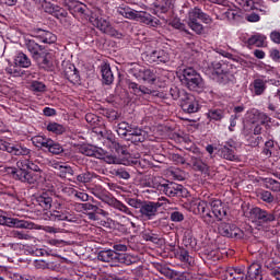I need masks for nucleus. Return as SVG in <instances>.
I'll use <instances>...</instances> for the list:
<instances>
[{
	"label": "nucleus",
	"instance_id": "f257e3e1",
	"mask_svg": "<svg viewBox=\"0 0 280 280\" xmlns=\"http://www.w3.org/2000/svg\"><path fill=\"white\" fill-rule=\"evenodd\" d=\"M243 215L256 226L270 229L275 222H279L280 220V207H276L273 210L261 209L257 206L246 209L243 208Z\"/></svg>",
	"mask_w": 280,
	"mask_h": 280
},
{
	"label": "nucleus",
	"instance_id": "f03ea898",
	"mask_svg": "<svg viewBox=\"0 0 280 280\" xmlns=\"http://www.w3.org/2000/svg\"><path fill=\"white\" fill-rule=\"evenodd\" d=\"M232 69L233 68L229 61L215 59L208 63L206 73L217 82L219 86H231V84H235V82H237Z\"/></svg>",
	"mask_w": 280,
	"mask_h": 280
},
{
	"label": "nucleus",
	"instance_id": "7ed1b4c3",
	"mask_svg": "<svg viewBox=\"0 0 280 280\" xmlns=\"http://www.w3.org/2000/svg\"><path fill=\"white\" fill-rule=\"evenodd\" d=\"M24 45L38 69L43 71H54L51 52H49L45 46L39 45L34 39H25Z\"/></svg>",
	"mask_w": 280,
	"mask_h": 280
},
{
	"label": "nucleus",
	"instance_id": "20e7f679",
	"mask_svg": "<svg viewBox=\"0 0 280 280\" xmlns=\"http://www.w3.org/2000/svg\"><path fill=\"white\" fill-rule=\"evenodd\" d=\"M98 261L110 264L112 266H132L139 264V257L132 256L128 253H117L113 249H103L97 254Z\"/></svg>",
	"mask_w": 280,
	"mask_h": 280
},
{
	"label": "nucleus",
	"instance_id": "39448f33",
	"mask_svg": "<svg viewBox=\"0 0 280 280\" xmlns=\"http://www.w3.org/2000/svg\"><path fill=\"white\" fill-rule=\"evenodd\" d=\"M179 80L188 91H192L194 93H205L207 91V85L205 84V79L196 71V69L188 67L182 71L179 75Z\"/></svg>",
	"mask_w": 280,
	"mask_h": 280
},
{
	"label": "nucleus",
	"instance_id": "423d86ee",
	"mask_svg": "<svg viewBox=\"0 0 280 280\" xmlns=\"http://www.w3.org/2000/svg\"><path fill=\"white\" fill-rule=\"evenodd\" d=\"M198 21H201V23ZM202 23H205V25H211V23H213V18H211L209 13L202 11L199 7L190 9L188 11L187 25L195 32V34H197V36H202V34H205V25H202Z\"/></svg>",
	"mask_w": 280,
	"mask_h": 280
},
{
	"label": "nucleus",
	"instance_id": "0eeeda50",
	"mask_svg": "<svg viewBox=\"0 0 280 280\" xmlns=\"http://www.w3.org/2000/svg\"><path fill=\"white\" fill-rule=\"evenodd\" d=\"M4 172L10 175L13 180H20V183H27V185H36L38 175H32L30 171H26L23 162L20 160L16 162V167L5 166Z\"/></svg>",
	"mask_w": 280,
	"mask_h": 280
},
{
	"label": "nucleus",
	"instance_id": "6e6552de",
	"mask_svg": "<svg viewBox=\"0 0 280 280\" xmlns=\"http://www.w3.org/2000/svg\"><path fill=\"white\" fill-rule=\"evenodd\" d=\"M156 188L158 191L165 194V196H168V198H187V196H189V191L187 188H185V186L163 178Z\"/></svg>",
	"mask_w": 280,
	"mask_h": 280
},
{
	"label": "nucleus",
	"instance_id": "1a4fd4ad",
	"mask_svg": "<svg viewBox=\"0 0 280 280\" xmlns=\"http://www.w3.org/2000/svg\"><path fill=\"white\" fill-rule=\"evenodd\" d=\"M80 152L81 154H84V156H94V159L105 161V163H108L109 165L117 163L116 154L109 153L100 147L92 144L83 145L81 147Z\"/></svg>",
	"mask_w": 280,
	"mask_h": 280
},
{
	"label": "nucleus",
	"instance_id": "9d476101",
	"mask_svg": "<svg viewBox=\"0 0 280 280\" xmlns=\"http://www.w3.org/2000/svg\"><path fill=\"white\" fill-rule=\"evenodd\" d=\"M184 246H179L176 248V246L172 245V252L174 253L175 259H178L183 264H189L191 266V262L194 261V258L189 255V248H194L196 246V238L189 236H185L183 240Z\"/></svg>",
	"mask_w": 280,
	"mask_h": 280
},
{
	"label": "nucleus",
	"instance_id": "9b49d317",
	"mask_svg": "<svg viewBox=\"0 0 280 280\" xmlns=\"http://www.w3.org/2000/svg\"><path fill=\"white\" fill-rule=\"evenodd\" d=\"M129 73L136 80H142L145 84H156L158 75L154 69L136 63L129 69Z\"/></svg>",
	"mask_w": 280,
	"mask_h": 280
},
{
	"label": "nucleus",
	"instance_id": "f8f14e48",
	"mask_svg": "<svg viewBox=\"0 0 280 280\" xmlns=\"http://www.w3.org/2000/svg\"><path fill=\"white\" fill-rule=\"evenodd\" d=\"M51 222H73L78 223V217L67 208L66 203H58L55 210L47 213Z\"/></svg>",
	"mask_w": 280,
	"mask_h": 280
},
{
	"label": "nucleus",
	"instance_id": "ddd939ff",
	"mask_svg": "<svg viewBox=\"0 0 280 280\" xmlns=\"http://www.w3.org/2000/svg\"><path fill=\"white\" fill-rule=\"evenodd\" d=\"M219 235L229 240H244L246 234L235 223L221 221L218 225Z\"/></svg>",
	"mask_w": 280,
	"mask_h": 280
},
{
	"label": "nucleus",
	"instance_id": "4468645a",
	"mask_svg": "<svg viewBox=\"0 0 280 280\" xmlns=\"http://www.w3.org/2000/svg\"><path fill=\"white\" fill-rule=\"evenodd\" d=\"M94 196L98 198V200H102V202H105L109 207H113L117 211H120L121 213H126V215H132V211H130V208L126 206L124 202L117 200V198L113 197L110 192L108 191H102V192H94Z\"/></svg>",
	"mask_w": 280,
	"mask_h": 280
},
{
	"label": "nucleus",
	"instance_id": "2eb2a0df",
	"mask_svg": "<svg viewBox=\"0 0 280 280\" xmlns=\"http://www.w3.org/2000/svg\"><path fill=\"white\" fill-rule=\"evenodd\" d=\"M237 142L230 138L228 141L219 144L218 153L221 159L225 161H240V156L237 155Z\"/></svg>",
	"mask_w": 280,
	"mask_h": 280
},
{
	"label": "nucleus",
	"instance_id": "dca6fc26",
	"mask_svg": "<svg viewBox=\"0 0 280 280\" xmlns=\"http://www.w3.org/2000/svg\"><path fill=\"white\" fill-rule=\"evenodd\" d=\"M180 108L187 115H192L194 113H198V110H200V103L194 94L183 92V98H180Z\"/></svg>",
	"mask_w": 280,
	"mask_h": 280
},
{
	"label": "nucleus",
	"instance_id": "f3484780",
	"mask_svg": "<svg viewBox=\"0 0 280 280\" xmlns=\"http://www.w3.org/2000/svg\"><path fill=\"white\" fill-rule=\"evenodd\" d=\"M143 58L149 65H167L170 62V52L163 49L145 51Z\"/></svg>",
	"mask_w": 280,
	"mask_h": 280
},
{
	"label": "nucleus",
	"instance_id": "a211bd4d",
	"mask_svg": "<svg viewBox=\"0 0 280 280\" xmlns=\"http://www.w3.org/2000/svg\"><path fill=\"white\" fill-rule=\"evenodd\" d=\"M212 14H214L217 21H224L228 19L231 23L240 21L242 15L237 9H225L220 7L212 8Z\"/></svg>",
	"mask_w": 280,
	"mask_h": 280
},
{
	"label": "nucleus",
	"instance_id": "6ab92c4d",
	"mask_svg": "<svg viewBox=\"0 0 280 280\" xmlns=\"http://www.w3.org/2000/svg\"><path fill=\"white\" fill-rule=\"evenodd\" d=\"M0 224L2 226H9L11 229H33L34 223L7 217L3 211L0 210Z\"/></svg>",
	"mask_w": 280,
	"mask_h": 280
},
{
	"label": "nucleus",
	"instance_id": "aec40b11",
	"mask_svg": "<svg viewBox=\"0 0 280 280\" xmlns=\"http://www.w3.org/2000/svg\"><path fill=\"white\" fill-rule=\"evenodd\" d=\"M61 1L63 8L72 14V16H86V11L89 8L86 4L80 2L79 0H59Z\"/></svg>",
	"mask_w": 280,
	"mask_h": 280
},
{
	"label": "nucleus",
	"instance_id": "412c9836",
	"mask_svg": "<svg viewBox=\"0 0 280 280\" xmlns=\"http://www.w3.org/2000/svg\"><path fill=\"white\" fill-rule=\"evenodd\" d=\"M159 209H161V202L143 201L139 213L143 220H154L159 215Z\"/></svg>",
	"mask_w": 280,
	"mask_h": 280
},
{
	"label": "nucleus",
	"instance_id": "4be33fe9",
	"mask_svg": "<svg viewBox=\"0 0 280 280\" xmlns=\"http://www.w3.org/2000/svg\"><path fill=\"white\" fill-rule=\"evenodd\" d=\"M81 209L84 211L85 215H88L89 220H93L94 222L100 220V215H103V218L108 215V212L91 202L81 203Z\"/></svg>",
	"mask_w": 280,
	"mask_h": 280
},
{
	"label": "nucleus",
	"instance_id": "5701e85b",
	"mask_svg": "<svg viewBox=\"0 0 280 280\" xmlns=\"http://www.w3.org/2000/svg\"><path fill=\"white\" fill-rule=\"evenodd\" d=\"M0 150L3 152H9V154H13L14 156H27V154L31 152L30 149L21 145L20 143H11L8 141L0 143Z\"/></svg>",
	"mask_w": 280,
	"mask_h": 280
},
{
	"label": "nucleus",
	"instance_id": "b1692460",
	"mask_svg": "<svg viewBox=\"0 0 280 280\" xmlns=\"http://www.w3.org/2000/svg\"><path fill=\"white\" fill-rule=\"evenodd\" d=\"M125 139L126 141H130L137 145V143H143L145 139H148V131L139 128L138 126H132Z\"/></svg>",
	"mask_w": 280,
	"mask_h": 280
},
{
	"label": "nucleus",
	"instance_id": "393cba45",
	"mask_svg": "<svg viewBox=\"0 0 280 280\" xmlns=\"http://www.w3.org/2000/svg\"><path fill=\"white\" fill-rule=\"evenodd\" d=\"M103 145L110 150L112 154H118V156H128V151L126 150V147L120 145L117 140L113 137H107L104 139Z\"/></svg>",
	"mask_w": 280,
	"mask_h": 280
},
{
	"label": "nucleus",
	"instance_id": "a878e982",
	"mask_svg": "<svg viewBox=\"0 0 280 280\" xmlns=\"http://www.w3.org/2000/svg\"><path fill=\"white\" fill-rule=\"evenodd\" d=\"M44 10L47 14H51V16L58 20L69 16L67 9L51 2H45Z\"/></svg>",
	"mask_w": 280,
	"mask_h": 280
},
{
	"label": "nucleus",
	"instance_id": "bb28decb",
	"mask_svg": "<svg viewBox=\"0 0 280 280\" xmlns=\"http://www.w3.org/2000/svg\"><path fill=\"white\" fill-rule=\"evenodd\" d=\"M126 84L130 93H132V95H136L137 97H143V95H152V91L148 86L140 85L139 83L133 82L130 79L126 81Z\"/></svg>",
	"mask_w": 280,
	"mask_h": 280
},
{
	"label": "nucleus",
	"instance_id": "cd10ccee",
	"mask_svg": "<svg viewBox=\"0 0 280 280\" xmlns=\"http://www.w3.org/2000/svg\"><path fill=\"white\" fill-rule=\"evenodd\" d=\"M210 209L212 210V214L214 215L215 220H218V222H222L224 217L228 215V210L220 199L212 200L210 202Z\"/></svg>",
	"mask_w": 280,
	"mask_h": 280
},
{
	"label": "nucleus",
	"instance_id": "c85d7f7f",
	"mask_svg": "<svg viewBox=\"0 0 280 280\" xmlns=\"http://www.w3.org/2000/svg\"><path fill=\"white\" fill-rule=\"evenodd\" d=\"M35 202L38 207L43 208L44 211H49L51 205H54V195L51 191H43L35 198Z\"/></svg>",
	"mask_w": 280,
	"mask_h": 280
},
{
	"label": "nucleus",
	"instance_id": "c756f323",
	"mask_svg": "<svg viewBox=\"0 0 280 280\" xmlns=\"http://www.w3.org/2000/svg\"><path fill=\"white\" fill-rule=\"evenodd\" d=\"M63 75L71 84H80V71H78L75 65L67 63L63 69Z\"/></svg>",
	"mask_w": 280,
	"mask_h": 280
},
{
	"label": "nucleus",
	"instance_id": "7c9ffc66",
	"mask_svg": "<svg viewBox=\"0 0 280 280\" xmlns=\"http://www.w3.org/2000/svg\"><path fill=\"white\" fill-rule=\"evenodd\" d=\"M224 280H248V276L240 267H229L224 272Z\"/></svg>",
	"mask_w": 280,
	"mask_h": 280
},
{
	"label": "nucleus",
	"instance_id": "2f4dec72",
	"mask_svg": "<svg viewBox=\"0 0 280 280\" xmlns=\"http://www.w3.org/2000/svg\"><path fill=\"white\" fill-rule=\"evenodd\" d=\"M136 21L143 23V25H149V27H156V25L160 23L159 19L152 16V14L145 11H138Z\"/></svg>",
	"mask_w": 280,
	"mask_h": 280
},
{
	"label": "nucleus",
	"instance_id": "473e14b6",
	"mask_svg": "<svg viewBox=\"0 0 280 280\" xmlns=\"http://www.w3.org/2000/svg\"><path fill=\"white\" fill-rule=\"evenodd\" d=\"M36 38H38L40 43H45L46 45H54V43L58 40V37L54 33L42 28H37Z\"/></svg>",
	"mask_w": 280,
	"mask_h": 280
},
{
	"label": "nucleus",
	"instance_id": "72a5a7b5",
	"mask_svg": "<svg viewBox=\"0 0 280 280\" xmlns=\"http://www.w3.org/2000/svg\"><path fill=\"white\" fill-rule=\"evenodd\" d=\"M21 161L26 172H28V174H32V176H38L36 179V183H38V180L43 178V170H40V166H38V164L33 163L30 160H21Z\"/></svg>",
	"mask_w": 280,
	"mask_h": 280
},
{
	"label": "nucleus",
	"instance_id": "f704fd0d",
	"mask_svg": "<svg viewBox=\"0 0 280 280\" xmlns=\"http://www.w3.org/2000/svg\"><path fill=\"white\" fill-rule=\"evenodd\" d=\"M266 84H268V81L259 78L255 79L249 85L252 93L257 96L264 95L266 89H268Z\"/></svg>",
	"mask_w": 280,
	"mask_h": 280
},
{
	"label": "nucleus",
	"instance_id": "c9c22d12",
	"mask_svg": "<svg viewBox=\"0 0 280 280\" xmlns=\"http://www.w3.org/2000/svg\"><path fill=\"white\" fill-rule=\"evenodd\" d=\"M188 165H190L195 172H201V174H208L209 172V165L200 158L191 156Z\"/></svg>",
	"mask_w": 280,
	"mask_h": 280
},
{
	"label": "nucleus",
	"instance_id": "e433bc0d",
	"mask_svg": "<svg viewBox=\"0 0 280 280\" xmlns=\"http://www.w3.org/2000/svg\"><path fill=\"white\" fill-rule=\"evenodd\" d=\"M266 35L261 33H256L252 35L245 44H247V47H265L266 46Z\"/></svg>",
	"mask_w": 280,
	"mask_h": 280
},
{
	"label": "nucleus",
	"instance_id": "4c0bfd02",
	"mask_svg": "<svg viewBox=\"0 0 280 280\" xmlns=\"http://www.w3.org/2000/svg\"><path fill=\"white\" fill-rule=\"evenodd\" d=\"M247 280H264L261 265L254 262L247 268Z\"/></svg>",
	"mask_w": 280,
	"mask_h": 280
},
{
	"label": "nucleus",
	"instance_id": "58836bf2",
	"mask_svg": "<svg viewBox=\"0 0 280 280\" xmlns=\"http://www.w3.org/2000/svg\"><path fill=\"white\" fill-rule=\"evenodd\" d=\"M14 62L16 67H21L22 69H30L32 67V59L23 51L16 54Z\"/></svg>",
	"mask_w": 280,
	"mask_h": 280
},
{
	"label": "nucleus",
	"instance_id": "ea45409f",
	"mask_svg": "<svg viewBox=\"0 0 280 280\" xmlns=\"http://www.w3.org/2000/svg\"><path fill=\"white\" fill-rule=\"evenodd\" d=\"M31 141L35 148H39L40 150H48L49 143H51V138H47L45 136H34Z\"/></svg>",
	"mask_w": 280,
	"mask_h": 280
},
{
	"label": "nucleus",
	"instance_id": "a19ab883",
	"mask_svg": "<svg viewBox=\"0 0 280 280\" xmlns=\"http://www.w3.org/2000/svg\"><path fill=\"white\" fill-rule=\"evenodd\" d=\"M101 72L104 84H113V82L115 81V77L113 75V70H110V65L104 63L101 67Z\"/></svg>",
	"mask_w": 280,
	"mask_h": 280
},
{
	"label": "nucleus",
	"instance_id": "79ce46f5",
	"mask_svg": "<svg viewBox=\"0 0 280 280\" xmlns=\"http://www.w3.org/2000/svg\"><path fill=\"white\" fill-rule=\"evenodd\" d=\"M171 25L174 27V30H179V32H183V36L185 38H188V40H194V34L187 30L185 23L179 22V20H175L171 23Z\"/></svg>",
	"mask_w": 280,
	"mask_h": 280
},
{
	"label": "nucleus",
	"instance_id": "37998d69",
	"mask_svg": "<svg viewBox=\"0 0 280 280\" xmlns=\"http://www.w3.org/2000/svg\"><path fill=\"white\" fill-rule=\"evenodd\" d=\"M225 112L222 108H210L207 113L209 121H222L224 118Z\"/></svg>",
	"mask_w": 280,
	"mask_h": 280
},
{
	"label": "nucleus",
	"instance_id": "c03bdc74",
	"mask_svg": "<svg viewBox=\"0 0 280 280\" xmlns=\"http://www.w3.org/2000/svg\"><path fill=\"white\" fill-rule=\"evenodd\" d=\"M46 130H48V132H52V135H65V132H67V127L51 121L46 125Z\"/></svg>",
	"mask_w": 280,
	"mask_h": 280
},
{
	"label": "nucleus",
	"instance_id": "a18cd8bd",
	"mask_svg": "<svg viewBox=\"0 0 280 280\" xmlns=\"http://www.w3.org/2000/svg\"><path fill=\"white\" fill-rule=\"evenodd\" d=\"M91 20H92L93 26L97 27V30H100V32H103V34L105 33L106 28L110 25V23L104 18L91 16Z\"/></svg>",
	"mask_w": 280,
	"mask_h": 280
},
{
	"label": "nucleus",
	"instance_id": "49530a36",
	"mask_svg": "<svg viewBox=\"0 0 280 280\" xmlns=\"http://www.w3.org/2000/svg\"><path fill=\"white\" fill-rule=\"evenodd\" d=\"M133 125L128 124L127 121H121L117 125V135L119 137H125V139L128 137L130 133V130L132 129Z\"/></svg>",
	"mask_w": 280,
	"mask_h": 280
},
{
	"label": "nucleus",
	"instance_id": "de8ad7c7",
	"mask_svg": "<svg viewBox=\"0 0 280 280\" xmlns=\"http://www.w3.org/2000/svg\"><path fill=\"white\" fill-rule=\"evenodd\" d=\"M55 170H59L60 178H67V176H73L75 174L71 166L55 164Z\"/></svg>",
	"mask_w": 280,
	"mask_h": 280
},
{
	"label": "nucleus",
	"instance_id": "09e8293b",
	"mask_svg": "<svg viewBox=\"0 0 280 280\" xmlns=\"http://www.w3.org/2000/svg\"><path fill=\"white\" fill-rule=\"evenodd\" d=\"M119 14H121V16H125V19H130L131 21H137L139 11L131 9V8H121L119 11Z\"/></svg>",
	"mask_w": 280,
	"mask_h": 280
},
{
	"label": "nucleus",
	"instance_id": "8fccbe9b",
	"mask_svg": "<svg viewBox=\"0 0 280 280\" xmlns=\"http://www.w3.org/2000/svg\"><path fill=\"white\" fill-rule=\"evenodd\" d=\"M168 279L172 280H191V275L189 272H180L176 270H172Z\"/></svg>",
	"mask_w": 280,
	"mask_h": 280
},
{
	"label": "nucleus",
	"instance_id": "3c124183",
	"mask_svg": "<svg viewBox=\"0 0 280 280\" xmlns=\"http://www.w3.org/2000/svg\"><path fill=\"white\" fill-rule=\"evenodd\" d=\"M48 152H50V154H62V152H65V148H62V144L50 140V143L48 144Z\"/></svg>",
	"mask_w": 280,
	"mask_h": 280
},
{
	"label": "nucleus",
	"instance_id": "603ef678",
	"mask_svg": "<svg viewBox=\"0 0 280 280\" xmlns=\"http://www.w3.org/2000/svg\"><path fill=\"white\" fill-rule=\"evenodd\" d=\"M195 206L196 208L194 212L196 215H200L211 208V203L207 202L206 200H200L199 202L195 203Z\"/></svg>",
	"mask_w": 280,
	"mask_h": 280
},
{
	"label": "nucleus",
	"instance_id": "864d4df0",
	"mask_svg": "<svg viewBox=\"0 0 280 280\" xmlns=\"http://www.w3.org/2000/svg\"><path fill=\"white\" fill-rule=\"evenodd\" d=\"M258 198L262 200V202H267V205H272V202H275V195L269 190H261L258 194Z\"/></svg>",
	"mask_w": 280,
	"mask_h": 280
},
{
	"label": "nucleus",
	"instance_id": "5fc2aeb1",
	"mask_svg": "<svg viewBox=\"0 0 280 280\" xmlns=\"http://www.w3.org/2000/svg\"><path fill=\"white\" fill-rule=\"evenodd\" d=\"M183 93H187V91L180 90L176 85H172L170 89V95L172 100H183Z\"/></svg>",
	"mask_w": 280,
	"mask_h": 280
},
{
	"label": "nucleus",
	"instance_id": "6e6d98bb",
	"mask_svg": "<svg viewBox=\"0 0 280 280\" xmlns=\"http://www.w3.org/2000/svg\"><path fill=\"white\" fill-rule=\"evenodd\" d=\"M31 91H33V93H45L47 85L40 81H32Z\"/></svg>",
	"mask_w": 280,
	"mask_h": 280
},
{
	"label": "nucleus",
	"instance_id": "4d7b16f0",
	"mask_svg": "<svg viewBox=\"0 0 280 280\" xmlns=\"http://www.w3.org/2000/svg\"><path fill=\"white\" fill-rule=\"evenodd\" d=\"M78 183L86 185V183H91L93 180V174L91 172H84L77 175Z\"/></svg>",
	"mask_w": 280,
	"mask_h": 280
},
{
	"label": "nucleus",
	"instance_id": "13d9d810",
	"mask_svg": "<svg viewBox=\"0 0 280 280\" xmlns=\"http://www.w3.org/2000/svg\"><path fill=\"white\" fill-rule=\"evenodd\" d=\"M71 196H74L77 200H80L81 202H89V194L75 189H71Z\"/></svg>",
	"mask_w": 280,
	"mask_h": 280
},
{
	"label": "nucleus",
	"instance_id": "bf43d9fd",
	"mask_svg": "<svg viewBox=\"0 0 280 280\" xmlns=\"http://www.w3.org/2000/svg\"><path fill=\"white\" fill-rule=\"evenodd\" d=\"M113 174L117 178H122L124 180H128L130 178V173L124 167L115 168Z\"/></svg>",
	"mask_w": 280,
	"mask_h": 280
},
{
	"label": "nucleus",
	"instance_id": "052dcab7",
	"mask_svg": "<svg viewBox=\"0 0 280 280\" xmlns=\"http://www.w3.org/2000/svg\"><path fill=\"white\" fill-rule=\"evenodd\" d=\"M103 34H107V36H110L112 38H124V34H121L119 31L113 27L112 24L106 28V31Z\"/></svg>",
	"mask_w": 280,
	"mask_h": 280
},
{
	"label": "nucleus",
	"instance_id": "680f3d73",
	"mask_svg": "<svg viewBox=\"0 0 280 280\" xmlns=\"http://www.w3.org/2000/svg\"><path fill=\"white\" fill-rule=\"evenodd\" d=\"M206 259H208L209 261H220V253L217 249H206Z\"/></svg>",
	"mask_w": 280,
	"mask_h": 280
},
{
	"label": "nucleus",
	"instance_id": "e2e57ef3",
	"mask_svg": "<svg viewBox=\"0 0 280 280\" xmlns=\"http://www.w3.org/2000/svg\"><path fill=\"white\" fill-rule=\"evenodd\" d=\"M126 202L127 205H129V207H133V209H139V211H141V208L143 207V201L141 199L127 198Z\"/></svg>",
	"mask_w": 280,
	"mask_h": 280
},
{
	"label": "nucleus",
	"instance_id": "0e129e2a",
	"mask_svg": "<svg viewBox=\"0 0 280 280\" xmlns=\"http://www.w3.org/2000/svg\"><path fill=\"white\" fill-rule=\"evenodd\" d=\"M155 269L161 275H164V277H166L167 279H170V275H172V270H173V269H171L167 266H164L162 264H155Z\"/></svg>",
	"mask_w": 280,
	"mask_h": 280
},
{
	"label": "nucleus",
	"instance_id": "69168bd1",
	"mask_svg": "<svg viewBox=\"0 0 280 280\" xmlns=\"http://www.w3.org/2000/svg\"><path fill=\"white\" fill-rule=\"evenodd\" d=\"M161 180L162 178L161 177H151L149 178L145 183H144V187H151L152 189H158L159 188L156 187L158 185H161Z\"/></svg>",
	"mask_w": 280,
	"mask_h": 280
},
{
	"label": "nucleus",
	"instance_id": "338daca9",
	"mask_svg": "<svg viewBox=\"0 0 280 280\" xmlns=\"http://www.w3.org/2000/svg\"><path fill=\"white\" fill-rule=\"evenodd\" d=\"M254 128H255V122L253 121L245 122L243 127L244 137H250V135H254Z\"/></svg>",
	"mask_w": 280,
	"mask_h": 280
},
{
	"label": "nucleus",
	"instance_id": "774afa93",
	"mask_svg": "<svg viewBox=\"0 0 280 280\" xmlns=\"http://www.w3.org/2000/svg\"><path fill=\"white\" fill-rule=\"evenodd\" d=\"M201 220L207 224V226H211V224L215 223V215H213V211L210 210Z\"/></svg>",
	"mask_w": 280,
	"mask_h": 280
}]
</instances>
